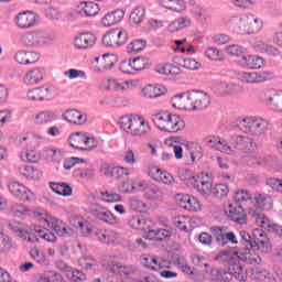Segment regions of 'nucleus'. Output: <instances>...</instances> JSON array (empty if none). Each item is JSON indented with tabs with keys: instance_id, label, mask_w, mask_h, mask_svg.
<instances>
[{
	"instance_id": "obj_10",
	"label": "nucleus",
	"mask_w": 282,
	"mask_h": 282,
	"mask_svg": "<svg viewBox=\"0 0 282 282\" xmlns=\"http://www.w3.org/2000/svg\"><path fill=\"white\" fill-rule=\"evenodd\" d=\"M240 83H247L248 85H257L259 83H265L272 78L270 72H240L237 75Z\"/></svg>"
},
{
	"instance_id": "obj_29",
	"label": "nucleus",
	"mask_w": 282,
	"mask_h": 282,
	"mask_svg": "<svg viewBox=\"0 0 282 282\" xmlns=\"http://www.w3.org/2000/svg\"><path fill=\"white\" fill-rule=\"evenodd\" d=\"M63 118L66 122H70L72 124H85L87 122V115L75 109L67 110L63 115Z\"/></svg>"
},
{
	"instance_id": "obj_49",
	"label": "nucleus",
	"mask_w": 282,
	"mask_h": 282,
	"mask_svg": "<svg viewBox=\"0 0 282 282\" xmlns=\"http://www.w3.org/2000/svg\"><path fill=\"white\" fill-rule=\"evenodd\" d=\"M129 226L134 228V230H145V232L149 231V229H147V219H144L142 216L132 217L129 220Z\"/></svg>"
},
{
	"instance_id": "obj_21",
	"label": "nucleus",
	"mask_w": 282,
	"mask_h": 282,
	"mask_svg": "<svg viewBox=\"0 0 282 282\" xmlns=\"http://www.w3.org/2000/svg\"><path fill=\"white\" fill-rule=\"evenodd\" d=\"M39 58L36 52L30 51H18L14 55V59L20 65H34V63H37Z\"/></svg>"
},
{
	"instance_id": "obj_42",
	"label": "nucleus",
	"mask_w": 282,
	"mask_h": 282,
	"mask_svg": "<svg viewBox=\"0 0 282 282\" xmlns=\"http://www.w3.org/2000/svg\"><path fill=\"white\" fill-rule=\"evenodd\" d=\"M50 187L56 195H62L63 197L72 196V187L65 183H51Z\"/></svg>"
},
{
	"instance_id": "obj_48",
	"label": "nucleus",
	"mask_w": 282,
	"mask_h": 282,
	"mask_svg": "<svg viewBox=\"0 0 282 282\" xmlns=\"http://www.w3.org/2000/svg\"><path fill=\"white\" fill-rule=\"evenodd\" d=\"M130 63L133 72H142V69H147L148 67H151V63H149V59L143 57H137L130 61Z\"/></svg>"
},
{
	"instance_id": "obj_24",
	"label": "nucleus",
	"mask_w": 282,
	"mask_h": 282,
	"mask_svg": "<svg viewBox=\"0 0 282 282\" xmlns=\"http://www.w3.org/2000/svg\"><path fill=\"white\" fill-rule=\"evenodd\" d=\"M75 45L78 50H87L96 45V35L93 33H82L75 37Z\"/></svg>"
},
{
	"instance_id": "obj_55",
	"label": "nucleus",
	"mask_w": 282,
	"mask_h": 282,
	"mask_svg": "<svg viewBox=\"0 0 282 282\" xmlns=\"http://www.w3.org/2000/svg\"><path fill=\"white\" fill-rule=\"evenodd\" d=\"M142 95L144 98H158L162 96V91L160 88L149 85L142 89Z\"/></svg>"
},
{
	"instance_id": "obj_38",
	"label": "nucleus",
	"mask_w": 282,
	"mask_h": 282,
	"mask_svg": "<svg viewBox=\"0 0 282 282\" xmlns=\"http://www.w3.org/2000/svg\"><path fill=\"white\" fill-rule=\"evenodd\" d=\"M171 113L169 112H159V113L152 115L151 120L158 129H160L161 131H165Z\"/></svg>"
},
{
	"instance_id": "obj_51",
	"label": "nucleus",
	"mask_w": 282,
	"mask_h": 282,
	"mask_svg": "<svg viewBox=\"0 0 282 282\" xmlns=\"http://www.w3.org/2000/svg\"><path fill=\"white\" fill-rule=\"evenodd\" d=\"M147 14V11L142 7L135 8L131 14H130V20L132 23H135V25H139V23H142L144 21V17Z\"/></svg>"
},
{
	"instance_id": "obj_19",
	"label": "nucleus",
	"mask_w": 282,
	"mask_h": 282,
	"mask_svg": "<svg viewBox=\"0 0 282 282\" xmlns=\"http://www.w3.org/2000/svg\"><path fill=\"white\" fill-rule=\"evenodd\" d=\"M143 237L150 241H169V239H171V231L166 229L148 228V231L144 232Z\"/></svg>"
},
{
	"instance_id": "obj_15",
	"label": "nucleus",
	"mask_w": 282,
	"mask_h": 282,
	"mask_svg": "<svg viewBox=\"0 0 282 282\" xmlns=\"http://www.w3.org/2000/svg\"><path fill=\"white\" fill-rule=\"evenodd\" d=\"M227 217L238 224L239 226H243L248 224V218L246 216V212L243 207L237 203H232L228 205V214Z\"/></svg>"
},
{
	"instance_id": "obj_30",
	"label": "nucleus",
	"mask_w": 282,
	"mask_h": 282,
	"mask_svg": "<svg viewBox=\"0 0 282 282\" xmlns=\"http://www.w3.org/2000/svg\"><path fill=\"white\" fill-rule=\"evenodd\" d=\"M141 263L148 268V270H153L154 272H158V270H162V268H164V264H162V259L151 254L142 256Z\"/></svg>"
},
{
	"instance_id": "obj_45",
	"label": "nucleus",
	"mask_w": 282,
	"mask_h": 282,
	"mask_svg": "<svg viewBox=\"0 0 282 282\" xmlns=\"http://www.w3.org/2000/svg\"><path fill=\"white\" fill-rule=\"evenodd\" d=\"M69 144L73 149H77L78 151H85L83 144H85V133L84 132H76L75 134L70 135Z\"/></svg>"
},
{
	"instance_id": "obj_41",
	"label": "nucleus",
	"mask_w": 282,
	"mask_h": 282,
	"mask_svg": "<svg viewBox=\"0 0 282 282\" xmlns=\"http://www.w3.org/2000/svg\"><path fill=\"white\" fill-rule=\"evenodd\" d=\"M161 3L167 10H173V12H184L186 10V2L184 0H161Z\"/></svg>"
},
{
	"instance_id": "obj_60",
	"label": "nucleus",
	"mask_w": 282,
	"mask_h": 282,
	"mask_svg": "<svg viewBox=\"0 0 282 282\" xmlns=\"http://www.w3.org/2000/svg\"><path fill=\"white\" fill-rule=\"evenodd\" d=\"M181 67H184L185 69L197 70L199 67H202V64L193 58H184L181 61Z\"/></svg>"
},
{
	"instance_id": "obj_3",
	"label": "nucleus",
	"mask_w": 282,
	"mask_h": 282,
	"mask_svg": "<svg viewBox=\"0 0 282 282\" xmlns=\"http://www.w3.org/2000/svg\"><path fill=\"white\" fill-rule=\"evenodd\" d=\"M120 127L133 138H147L151 133V123L144 119V117L123 116L120 118Z\"/></svg>"
},
{
	"instance_id": "obj_8",
	"label": "nucleus",
	"mask_w": 282,
	"mask_h": 282,
	"mask_svg": "<svg viewBox=\"0 0 282 282\" xmlns=\"http://www.w3.org/2000/svg\"><path fill=\"white\" fill-rule=\"evenodd\" d=\"M216 261L227 267L228 271L226 272H230V270H234V272H237V268H240V270H243V265L239 263V251L235 249L220 251L216 256Z\"/></svg>"
},
{
	"instance_id": "obj_52",
	"label": "nucleus",
	"mask_w": 282,
	"mask_h": 282,
	"mask_svg": "<svg viewBox=\"0 0 282 282\" xmlns=\"http://www.w3.org/2000/svg\"><path fill=\"white\" fill-rule=\"evenodd\" d=\"M100 11V8L98 7V3L95 2H84V8L82 9L83 14L85 17H96L98 12Z\"/></svg>"
},
{
	"instance_id": "obj_20",
	"label": "nucleus",
	"mask_w": 282,
	"mask_h": 282,
	"mask_svg": "<svg viewBox=\"0 0 282 282\" xmlns=\"http://www.w3.org/2000/svg\"><path fill=\"white\" fill-rule=\"evenodd\" d=\"M45 221H46L47 226H50V228L52 230H54V232L58 237H69V231L67 230V225L65 223L58 220V218L48 217V218H45Z\"/></svg>"
},
{
	"instance_id": "obj_46",
	"label": "nucleus",
	"mask_w": 282,
	"mask_h": 282,
	"mask_svg": "<svg viewBox=\"0 0 282 282\" xmlns=\"http://www.w3.org/2000/svg\"><path fill=\"white\" fill-rule=\"evenodd\" d=\"M37 282H65V279H63V275L56 271H48L43 275H40Z\"/></svg>"
},
{
	"instance_id": "obj_58",
	"label": "nucleus",
	"mask_w": 282,
	"mask_h": 282,
	"mask_svg": "<svg viewBox=\"0 0 282 282\" xmlns=\"http://www.w3.org/2000/svg\"><path fill=\"white\" fill-rule=\"evenodd\" d=\"M250 199H252V195L246 189L238 191L234 195V204H239V202H250Z\"/></svg>"
},
{
	"instance_id": "obj_59",
	"label": "nucleus",
	"mask_w": 282,
	"mask_h": 282,
	"mask_svg": "<svg viewBox=\"0 0 282 282\" xmlns=\"http://www.w3.org/2000/svg\"><path fill=\"white\" fill-rule=\"evenodd\" d=\"M100 196L106 197V198L101 199V202H105L106 204L122 202V197L119 194H113V193H109V192H101Z\"/></svg>"
},
{
	"instance_id": "obj_44",
	"label": "nucleus",
	"mask_w": 282,
	"mask_h": 282,
	"mask_svg": "<svg viewBox=\"0 0 282 282\" xmlns=\"http://www.w3.org/2000/svg\"><path fill=\"white\" fill-rule=\"evenodd\" d=\"M52 120H56V113L52 111H41L35 115L34 118L35 124H47L52 122Z\"/></svg>"
},
{
	"instance_id": "obj_17",
	"label": "nucleus",
	"mask_w": 282,
	"mask_h": 282,
	"mask_svg": "<svg viewBox=\"0 0 282 282\" xmlns=\"http://www.w3.org/2000/svg\"><path fill=\"white\" fill-rule=\"evenodd\" d=\"M95 235L98 241L107 246H116L118 243V232L113 229H97Z\"/></svg>"
},
{
	"instance_id": "obj_22",
	"label": "nucleus",
	"mask_w": 282,
	"mask_h": 282,
	"mask_svg": "<svg viewBox=\"0 0 282 282\" xmlns=\"http://www.w3.org/2000/svg\"><path fill=\"white\" fill-rule=\"evenodd\" d=\"M108 268L112 272V274H119L120 276H133V274L135 273V267L131 264L111 262Z\"/></svg>"
},
{
	"instance_id": "obj_56",
	"label": "nucleus",
	"mask_w": 282,
	"mask_h": 282,
	"mask_svg": "<svg viewBox=\"0 0 282 282\" xmlns=\"http://www.w3.org/2000/svg\"><path fill=\"white\" fill-rule=\"evenodd\" d=\"M20 160H22V162L36 163L41 160V155L37 154L36 151L32 150L30 152H22L20 154Z\"/></svg>"
},
{
	"instance_id": "obj_43",
	"label": "nucleus",
	"mask_w": 282,
	"mask_h": 282,
	"mask_svg": "<svg viewBox=\"0 0 282 282\" xmlns=\"http://www.w3.org/2000/svg\"><path fill=\"white\" fill-rule=\"evenodd\" d=\"M116 63H118V55L116 54H104L100 59L101 69H113L116 66Z\"/></svg>"
},
{
	"instance_id": "obj_63",
	"label": "nucleus",
	"mask_w": 282,
	"mask_h": 282,
	"mask_svg": "<svg viewBox=\"0 0 282 282\" xmlns=\"http://www.w3.org/2000/svg\"><path fill=\"white\" fill-rule=\"evenodd\" d=\"M83 163H85V159L73 156V158H68V159L64 160L63 166L66 171H72V169H74L75 164H83Z\"/></svg>"
},
{
	"instance_id": "obj_13",
	"label": "nucleus",
	"mask_w": 282,
	"mask_h": 282,
	"mask_svg": "<svg viewBox=\"0 0 282 282\" xmlns=\"http://www.w3.org/2000/svg\"><path fill=\"white\" fill-rule=\"evenodd\" d=\"M204 141L209 149H215V151H220V153H227V155H235V150L232 147H230L226 140H223L219 137L208 135Z\"/></svg>"
},
{
	"instance_id": "obj_6",
	"label": "nucleus",
	"mask_w": 282,
	"mask_h": 282,
	"mask_svg": "<svg viewBox=\"0 0 282 282\" xmlns=\"http://www.w3.org/2000/svg\"><path fill=\"white\" fill-rule=\"evenodd\" d=\"M231 24L238 34H257L263 29V20L254 15L241 14L231 18Z\"/></svg>"
},
{
	"instance_id": "obj_64",
	"label": "nucleus",
	"mask_w": 282,
	"mask_h": 282,
	"mask_svg": "<svg viewBox=\"0 0 282 282\" xmlns=\"http://www.w3.org/2000/svg\"><path fill=\"white\" fill-rule=\"evenodd\" d=\"M267 186L272 188L273 191H278V193H282V180L280 178H267Z\"/></svg>"
},
{
	"instance_id": "obj_25",
	"label": "nucleus",
	"mask_w": 282,
	"mask_h": 282,
	"mask_svg": "<svg viewBox=\"0 0 282 282\" xmlns=\"http://www.w3.org/2000/svg\"><path fill=\"white\" fill-rule=\"evenodd\" d=\"M20 42L26 47H36V45L43 44V34L39 32H30L21 35Z\"/></svg>"
},
{
	"instance_id": "obj_34",
	"label": "nucleus",
	"mask_w": 282,
	"mask_h": 282,
	"mask_svg": "<svg viewBox=\"0 0 282 282\" xmlns=\"http://www.w3.org/2000/svg\"><path fill=\"white\" fill-rule=\"evenodd\" d=\"M20 175L22 177H26V180H40L41 178V171L35 169L32 165H21L18 169Z\"/></svg>"
},
{
	"instance_id": "obj_4",
	"label": "nucleus",
	"mask_w": 282,
	"mask_h": 282,
	"mask_svg": "<svg viewBox=\"0 0 282 282\" xmlns=\"http://www.w3.org/2000/svg\"><path fill=\"white\" fill-rule=\"evenodd\" d=\"M237 127L242 133L261 138L268 133L270 121L259 117H245L237 120Z\"/></svg>"
},
{
	"instance_id": "obj_31",
	"label": "nucleus",
	"mask_w": 282,
	"mask_h": 282,
	"mask_svg": "<svg viewBox=\"0 0 282 282\" xmlns=\"http://www.w3.org/2000/svg\"><path fill=\"white\" fill-rule=\"evenodd\" d=\"M124 19V11L118 9L110 13H107L102 19V25L105 28H111V25H116L117 23H120Z\"/></svg>"
},
{
	"instance_id": "obj_50",
	"label": "nucleus",
	"mask_w": 282,
	"mask_h": 282,
	"mask_svg": "<svg viewBox=\"0 0 282 282\" xmlns=\"http://www.w3.org/2000/svg\"><path fill=\"white\" fill-rule=\"evenodd\" d=\"M256 224L257 226H260V228H267L269 232L271 230H275L276 232V229L280 228V227L270 225V219H268V217H265V215L263 214L256 215Z\"/></svg>"
},
{
	"instance_id": "obj_11",
	"label": "nucleus",
	"mask_w": 282,
	"mask_h": 282,
	"mask_svg": "<svg viewBox=\"0 0 282 282\" xmlns=\"http://www.w3.org/2000/svg\"><path fill=\"white\" fill-rule=\"evenodd\" d=\"M9 191L11 195L15 196L20 202H28L31 204V202H34L35 199L34 193L19 182L10 183Z\"/></svg>"
},
{
	"instance_id": "obj_23",
	"label": "nucleus",
	"mask_w": 282,
	"mask_h": 282,
	"mask_svg": "<svg viewBox=\"0 0 282 282\" xmlns=\"http://www.w3.org/2000/svg\"><path fill=\"white\" fill-rule=\"evenodd\" d=\"M9 227L11 228V230H13V232H19V237H21V239H24V241H29V243H37L39 236L30 231H24L23 225L21 223L13 221L9 225Z\"/></svg>"
},
{
	"instance_id": "obj_37",
	"label": "nucleus",
	"mask_w": 282,
	"mask_h": 282,
	"mask_svg": "<svg viewBox=\"0 0 282 282\" xmlns=\"http://www.w3.org/2000/svg\"><path fill=\"white\" fill-rule=\"evenodd\" d=\"M156 72L163 76H180V74H182V69L173 64L158 65Z\"/></svg>"
},
{
	"instance_id": "obj_57",
	"label": "nucleus",
	"mask_w": 282,
	"mask_h": 282,
	"mask_svg": "<svg viewBox=\"0 0 282 282\" xmlns=\"http://www.w3.org/2000/svg\"><path fill=\"white\" fill-rule=\"evenodd\" d=\"M10 210L14 217H22V215L30 213V208L23 204H13L11 205Z\"/></svg>"
},
{
	"instance_id": "obj_27",
	"label": "nucleus",
	"mask_w": 282,
	"mask_h": 282,
	"mask_svg": "<svg viewBox=\"0 0 282 282\" xmlns=\"http://www.w3.org/2000/svg\"><path fill=\"white\" fill-rule=\"evenodd\" d=\"M45 76V70L43 68H33L26 72L24 75L25 85H39Z\"/></svg>"
},
{
	"instance_id": "obj_53",
	"label": "nucleus",
	"mask_w": 282,
	"mask_h": 282,
	"mask_svg": "<svg viewBox=\"0 0 282 282\" xmlns=\"http://www.w3.org/2000/svg\"><path fill=\"white\" fill-rule=\"evenodd\" d=\"M144 47H147V42L142 40H134L127 47L128 54H138L139 52H142Z\"/></svg>"
},
{
	"instance_id": "obj_2",
	"label": "nucleus",
	"mask_w": 282,
	"mask_h": 282,
	"mask_svg": "<svg viewBox=\"0 0 282 282\" xmlns=\"http://www.w3.org/2000/svg\"><path fill=\"white\" fill-rule=\"evenodd\" d=\"M187 186L195 188L203 197H208L213 193L217 199H223L228 195L229 189L226 184H217L213 188V178L207 173H200L196 176L185 178Z\"/></svg>"
},
{
	"instance_id": "obj_47",
	"label": "nucleus",
	"mask_w": 282,
	"mask_h": 282,
	"mask_svg": "<svg viewBox=\"0 0 282 282\" xmlns=\"http://www.w3.org/2000/svg\"><path fill=\"white\" fill-rule=\"evenodd\" d=\"M34 231L39 235L41 239H44V241H48L50 243H55L56 236L52 231H50V229L35 227Z\"/></svg>"
},
{
	"instance_id": "obj_16",
	"label": "nucleus",
	"mask_w": 282,
	"mask_h": 282,
	"mask_svg": "<svg viewBox=\"0 0 282 282\" xmlns=\"http://www.w3.org/2000/svg\"><path fill=\"white\" fill-rule=\"evenodd\" d=\"M15 24L21 30L34 28V25H36V14H34L32 11L21 12L15 18Z\"/></svg>"
},
{
	"instance_id": "obj_61",
	"label": "nucleus",
	"mask_w": 282,
	"mask_h": 282,
	"mask_svg": "<svg viewBox=\"0 0 282 282\" xmlns=\"http://www.w3.org/2000/svg\"><path fill=\"white\" fill-rule=\"evenodd\" d=\"M30 254L40 265H47V259L37 248L31 249Z\"/></svg>"
},
{
	"instance_id": "obj_40",
	"label": "nucleus",
	"mask_w": 282,
	"mask_h": 282,
	"mask_svg": "<svg viewBox=\"0 0 282 282\" xmlns=\"http://www.w3.org/2000/svg\"><path fill=\"white\" fill-rule=\"evenodd\" d=\"M29 100H45L50 96V88L40 87L28 91Z\"/></svg>"
},
{
	"instance_id": "obj_35",
	"label": "nucleus",
	"mask_w": 282,
	"mask_h": 282,
	"mask_svg": "<svg viewBox=\"0 0 282 282\" xmlns=\"http://www.w3.org/2000/svg\"><path fill=\"white\" fill-rule=\"evenodd\" d=\"M147 199H151L152 202H160L164 199V191L158 187V185L150 184L145 191Z\"/></svg>"
},
{
	"instance_id": "obj_1",
	"label": "nucleus",
	"mask_w": 282,
	"mask_h": 282,
	"mask_svg": "<svg viewBox=\"0 0 282 282\" xmlns=\"http://www.w3.org/2000/svg\"><path fill=\"white\" fill-rule=\"evenodd\" d=\"M174 109H183L185 111H203L208 109L210 105V96L202 90H192L175 95L171 99Z\"/></svg>"
},
{
	"instance_id": "obj_9",
	"label": "nucleus",
	"mask_w": 282,
	"mask_h": 282,
	"mask_svg": "<svg viewBox=\"0 0 282 282\" xmlns=\"http://www.w3.org/2000/svg\"><path fill=\"white\" fill-rule=\"evenodd\" d=\"M129 41L127 31H120L118 29L110 30L102 37V44L106 47H120Z\"/></svg>"
},
{
	"instance_id": "obj_28",
	"label": "nucleus",
	"mask_w": 282,
	"mask_h": 282,
	"mask_svg": "<svg viewBox=\"0 0 282 282\" xmlns=\"http://www.w3.org/2000/svg\"><path fill=\"white\" fill-rule=\"evenodd\" d=\"M184 127H186V123L182 120L180 116L170 115L164 131H166L167 133H177V131H182Z\"/></svg>"
},
{
	"instance_id": "obj_36",
	"label": "nucleus",
	"mask_w": 282,
	"mask_h": 282,
	"mask_svg": "<svg viewBox=\"0 0 282 282\" xmlns=\"http://www.w3.org/2000/svg\"><path fill=\"white\" fill-rule=\"evenodd\" d=\"M191 259H192V263H193V265H195V268H205V272L213 274V270H215V269L210 268V262L207 260L206 257H204L202 254L194 253L191 256Z\"/></svg>"
},
{
	"instance_id": "obj_18",
	"label": "nucleus",
	"mask_w": 282,
	"mask_h": 282,
	"mask_svg": "<svg viewBox=\"0 0 282 282\" xmlns=\"http://www.w3.org/2000/svg\"><path fill=\"white\" fill-rule=\"evenodd\" d=\"M245 247V249L238 251V261H245V263L249 265H259V263H261V257L254 251H250V247Z\"/></svg>"
},
{
	"instance_id": "obj_12",
	"label": "nucleus",
	"mask_w": 282,
	"mask_h": 282,
	"mask_svg": "<svg viewBox=\"0 0 282 282\" xmlns=\"http://www.w3.org/2000/svg\"><path fill=\"white\" fill-rule=\"evenodd\" d=\"M230 143L238 149V151H245V153H250L257 149V143L250 137L234 134L230 138Z\"/></svg>"
},
{
	"instance_id": "obj_26",
	"label": "nucleus",
	"mask_w": 282,
	"mask_h": 282,
	"mask_svg": "<svg viewBox=\"0 0 282 282\" xmlns=\"http://www.w3.org/2000/svg\"><path fill=\"white\" fill-rule=\"evenodd\" d=\"M149 183L147 181H139L133 183H123V185L119 186L120 193H138L139 191H143L147 193V188H149Z\"/></svg>"
},
{
	"instance_id": "obj_5",
	"label": "nucleus",
	"mask_w": 282,
	"mask_h": 282,
	"mask_svg": "<svg viewBox=\"0 0 282 282\" xmlns=\"http://www.w3.org/2000/svg\"><path fill=\"white\" fill-rule=\"evenodd\" d=\"M240 243L252 248L253 250H261V252H268L270 250V238L262 229H254L252 236L246 230L239 232Z\"/></svg>"
},
{
	"instance_id": "obj_32",
	"label": "nucleus",
	"mask_w": 282,
	"mask_h": 282,
	"mask_svg": "<svg viewBox=\"0 0 282 282\" xmlns=\"http://www.w3.org/2000/svg\"><path fill=\"white\" fill-rule=\"evenodd\" d=\"M241 65L247 69H261L263 67V58L259 55H247L242 57Z\"/></svg>"
},
{
	"instance_id": "obj_14",
	"label": "nucleus",
	"mask_w": 282,
	"mask_h": 282,
	"mask_svg": "<svg viewBox=\"0 0 282 282\" xmlns=\"http://www.w3.org/2000/svg\"><path fill=\"white\" fill-rule=\"evenodd\" d=\"M88 212L95 219H99V221H104L105 224L113 225L117 221L116 216H113L111 212L105 210V208L98 204L90 205Z\"/></svg>"
},
{
	"instance_id": "obj_7",
	"label": "nucleus",
	"mask_w": 282,
	"mask_h": 282,
	"mask_svg": "<svg viewBox=\"0 0 282 282\" xmlns=\"http://www.w3.org/2000/svg\"><path fill=\"white\" fill-rule=\"evenodd\" d=\"M209 230L213 235L215 243L220 248L228 246V243H231V246H237V243H239V240H237V235H235L234 231H227L226 227L215 226L210 227Z\"/></svg>"
},
{
	"instance_id": "obj_33",
	"label": "nucleus",
	"mask_w": 282,
	"mask_h": 282,
	"mask_svg": "<svg viewBox=\"0 0 282 282\" xmlns=\"http://www.w3.org/2000/svg\"><path fill=\"white\" fill-rule=\"evenodd\" d=\"M264 98L269 106L275 109V111L282 112V94H276L273 90L264 91Z\"/></svg>"
},
{
	"instance_id": "obj_39",
	"label": "nucleus",
	"mask_w": 282,
	"mask_h": 282,
	"mask_svg": "<svg viewBox=\"0 0 282 282\" xmlns=\"http://www.w3.org/2000/svg\"><path fill=\"white\" fill-rule=\"evenodd\" d=\"M108 91H127L129 89V82H118L117 79H108L104 82Z\"/></svg>"
},
{
	"instance_id": "obj_54",
	"label": "nucleus",
	"mask_w": 282,
	"mask_h": 282,
	"mask_svg": "<svg viewBox=\"0 0 282 282\" xmlns=\"http://www.w3.org/2000/svg\"><path fill=\"white\" fill-rule=\"evenodd\" d=\"M256 206L260 210H270V204L268 202V195L257 194L254 197Z\"/></svg>"
},
{
	"instance_id": "obj_62",
	"label": "nucleus",
	"mask_w": 282,
	"mask_h": 282,
	"mask_svg": "<svg viewBox=\"0 0 282 282\" xmlns=\"http://www.w3.org/2000/svg\"><path fill=\"white\" fill-rule=\"evenodd\" d=\"M184 208H188L192 213H199V210H202V202L196 197H189V202L184 206Z\"/></svg>"
}]
</instances>
